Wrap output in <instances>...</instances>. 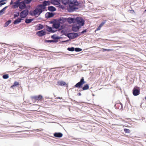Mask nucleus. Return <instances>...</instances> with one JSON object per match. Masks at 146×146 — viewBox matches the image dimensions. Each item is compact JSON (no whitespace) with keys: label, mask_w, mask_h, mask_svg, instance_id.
Instances as JSON below:
<instances>
[{"label":"nucleus","mask_w":146,"mask_h":146,"mask_svg":"<svg viewBox=\"0 0 146 146\" xmlns=\"http://www.w3.org/2000/svg\"><path fill=\"white\" fill-rule=\"evenodd\" d=\"M77 1H61L62 3L68 7V10L69 12H72L76 9H78V6L80 3ZM51 3L57 6H60L61 1H51Z\"/></svg>","instance_id":"obj_1"},{"label":"nucleus","mask_w":146,"mask_h":146,"mask_svg":"<svg viewBox=\"0 0 146 146\" xmlns=\"http://www.w3.org/2000/svg\"><path fill=\"white\" fill-rule=\"evenodd\" d=\"M37 29L38 30L42 29L44 28L43 25L41 24H39L38 25H37Z\"/></svg>","instance_id":"obj_25"},{"label":"nucleus","mask_w":146,"mask_h":146,"mask_svg":"<svg viewBox=\"0 0 146 146\" xmlns=\"http://www.w3.org/2000/svg\"><path fill=\"white\" fill-rule=\"evenodd\" d=\"M78 95L79 96H80L81 95V94L80 93H79L78 94Z\"/></svg>","instance_id":"obj_42"},{"label":"nucleus","mask_w":146,"mask_h":146,"mask_svg":"<svg viewBox=\"0 0 146 146\" xmlns=\"http://www.w3.org/2000/svg\"><path fill=\"white\" fill-rule=\"evenodd\" d=\"M33 19H27L25 21V22L27 23H31L33 20Z\"/></svg>","instance_id":"obj_24"},{"label":"nucleus","mask_w":146,"mask_h":146,"mask_svg":"<svg viewBox=\"0 0 146 146\" xmlns=\"http://www.w3.org/2000/svg\"><path fill=\"white\" fill-rule=\"evenodd\" d=\"M50 2L49 1H45L42 4L38 5V7L42 8L44 11L45 8V6L50 5Z\"/></svg>","instance_id":"obj_5"},{"label":"nucleus","mask_w":146,"mask_h":146,"mask_svg":"<svg viewBox=\"0 0 146 146\" xmlns=\"http://www.w3.org/2000/svg\"><path fill=\"white\" fill-rule=\"evenodd\" d=\"M78 34L76 33H71L68 34V37L70 38L73 39L78 36Z\"/></svg>","instance_id":"obj_10"},{"label":"nucleus","mask_w":146,"mask_h":146,"mask_svg":"<svg viewBox=\"0 0 146 146\" xmlns=\"http://www.w3.org/2000/svg\"><path fill=\"white\" fill-rule=\"evenodd\" d=\"M62 135L63 134L60 133H55L54 134V136L56 137H61Z\"/></svg>","instance_id":"obj_17"},{"label":"nucleus","mask_w":146,"mask_h":146,"mask_svg":"<svg viewBox=\"0 0 146 146\" xmlns=\"http://www.w3.org/2000/svg\"><path fill=\"white\" fill-rule=\"evenodd\" d=\"M46 41L47 42H54L55 41L54 40H47Z\"/></svg>","instance_id":"obj_37"},{"label":"nucleus","mask_w":146,"mask_h":146,"mask_svg":"<svg viewBox=\"0 0 146 146\" xmlns=\"http://www.w3.org/2000/svg\"><path fill=\"white\" fill-rule=\"evenodd\" d=\"M76 22L80 25L83 26L84 24V20L81 17H77L76 19Z\"/></svg>","instance_id":"obj_4"},{"label":"nucleus","mask_w":146,"mask_h":146,"mask_svg":"<svg viewBox=\"0 0 146 146\" xmlns=\"http://www.w3.org/2000/svg\"><path fill=\"white\" fill-rule=\"evenodd\" d=\"M51 38H52L54 39H56L58 38L56 37L54 35H52L51 36Z\"/></svg>","instance_id":"obj_39"},{"label":"nucleus","mask_w":146,"mask_h":146,"mask_svg":"<svg viewBox=\"0 0 146 146\" xmlns=\"http://www.w3.org/2000/svg\"><path fill=\"white\" fill-rule=\"evenodd\" d=\"M36 34L38 36H42L46 34V32L42 30L39 31Z\"/></svg>","instance_id":"obj_12"},{"label":"nucleus","mask_w":146,"mask_h":146,"mask_svg":"<svg viewBox=\"0 0 146 146\" xmlns=\"http://www.w3.org/2000/svg\"><path fill=\"white\" fill-rule=\"evenodd\" d=\"M82 50L81 48H75V51L76 52L80 51Z\"/></svg>","instance_id":"obj_34"},{"label":"nucleus","mask_w":146,"mask_h":146,"mask_svg":"<svg viewBox=\"0 0 146 146\" xmlns=\"http://www.w3.org/2000/svg\"><path fill=\"white\" fill-rule=\"evenodd\" d=\"M11 20H9L7 21L6 23H5L4 26L5 27H7V26L11 22Z\"/></svg>","instance_id":"obj_27"},{"label":"nucleus","mask_w":146,"mask_h":146,"mask_svg":"<svg viewBox=\"0 0 146 146\" xmlns=\"http://www.w3.org/2000/svg\"><path fill=\"white\" fill-rule=\"evenodd\" d=\"M114 106L116 108L119 110H121L123 108L122 104L121 103H116Z\"/></svg>","instance_id":"obj_11"},{"label":"nucleus","mask_w":146,"mask_h":146,"mask_svg":"<svg viewBox=\"0 0 146 146\" xmlns=\"http://www.w3.org/2000/svg\"><path fill=\"white\" fill-rule=\"evenodd\" d=\"M3 78L4 79H7L9 78V76L8 74H5L3 76Z\"/></svg>","instance_id":"obj_31"},{"label":"nucleus","mask_w":146,"mask_h":146,"mask_svg":"<svg viewBox=\"0 0 146 146\" xmlns=\"http://www.w3.org/2000/svg\"><path fill=\"white\" fill-rule=\"evenodd\" d=\"M43 98L42 96L40 95L38 96H34L31 97L33 101H40Z\"/></svg>","instance_id":"obj_8"},{"label":"nucleus","mask_w":146,"mask_h":146,"mask_svg":"<svg viewBox=\"0 0 146 146\" xmlns=\"http://www.w3.org/2000/svg\"><path fill=\"white\" fill-rule=\"evenodd\" d=\"M44 10L40 7H38V5L37 6L36 8L33 11H31L29 13L30 15L33 16L35 15L38 17Z\"/></svg>","instance_id":"obj_2"},{"label":"nucleus","mask_w":146,"mask_h":146,"mask_svg":"<svg viewBox=\"0 0 146 146\" xmlns=\"http://www.w3.org/2000/svg\"><path fill=\"white\" fill-rule=\"evenodd\" d=\"M19 15V13L18 12L15 13L14 14V18L15 19L16 17H18Z\"/></svg>","instance_id":"obj_29"},{"label":"nucleus","mask_w":146,"mask_h":146,"mask_svg":"<svg viewBox=\"0 0 146 146\" xmlns=\"http://www.w3.org/2000/svg\"><path fill=\"white\" fill-rule=\"evenodd\" d=\"M89 86L88 84H86L84 85V86L82 87V89L83 90H87L89 88Z\"/></svg>","instance_id":"obj_21"},{"label":"nucleus","mask_w":146,"mask_h":146,"mask_svg":"<svg viewBox=\"0 0 146 146\" xmlns=\"http://www.w3.org/2000/svg\"><path fill=\"white\" fill-rule=\"evenodd\" d=\"M86 83V82L84 81V77H82L80 80V81L77 83L75 86L74 87L78 88H81L83 84Z\"/></svg>","instance_id":"obj_3"},{"label":"nucleus","mask_w":146,"mask_h":146,"mask_svg":"<svg viewBox=\"0 0 146 146\" xmlns=\"http://www.w3.org/2000/svg\"><path fill=\"white\" fill-rule=\"evenodd\" d=\"M101 27L100 26L96 29L95 31L100 30L101 29Z\"/></svg>","instance_id":"obj_38"},{"label":"nucleus","mask_w":146,"mask_h":146,"mask_svg":"<svg viewBox=\"0 0 146 146\" xmlns=\"http://www.w3.org/2000/svg\"><path fill=\"white\" fill-rule=\"evenodd\" d=\"M26 5L24 2H21L20 3L19 2V7L20 9H23L25 7Z\"/></svg>","instance_id":"obj_13"},{"label":"nucleus","mask_w":146,"mask_h":146,"mask_svg":"<svg viewBox=\"0 0 146 146\" xmlns=\"http://www.w3.org/2000/svg\"><path fill=\"white\" fill-rule=\"evenodd\" d=\"M19 85V83L15 81L14 82L13 84L11 86V88H13V87Z\"/></svg>","instance_id":"obj_23"},{"label":"nucleus","mask_w":146,"mask_h":146,"mask_svg":"<svg viewBox=\"0 0 146 146\" xmlns=\"http://www.w3.org/2000/svg\"><path fill=\"white\" fill-rule=\"evenodd\" d=\"M29 13V11L26 9L22 11L20 13V16L21 18H25L28 15Z\"/></svg>","instance_id":"obj_7"},{"label":"nucleus","mask_w":146,"mask_h":146,"mask_svg":"<svg viewBox=\"0 0 146 146\" xmlns=\"http://www.w3.org/2000/svg\"><path fill=\"white\" fill-rule=\"evenodd\" d=\"M60 26V24L58 23H53L52 27L54 28L58 29Z\"/></svg>","instance_id":"obj_20"},{"label":"nucleus","mask_w":146,"mask_h":146,"mask_svg":"<svg viewBox=\"0 0 146 146\" xmlns=\"http://www.w3.org/2000/svg\"><path fill=\"white\" fill-rule=\"evenodd\" d=\"M145 99L146 100V96L145 97Z\"/></svg>","instance_id":"obj_44"},{"label":"nucleus","mask_w":146,"mask_h":146,"mask_svg":"<svg viewBox=\"0 0 146 146\" xmlns=\"http://www.w3.org/2000/svg\"><path fill=\"white\" fill-rule=\"evenodd\" d=\"M124 131L125 133H129L130 132V130L127 129H124Z\"/></svg>","instance_id":"obj_30"},{"label":"nucleus","mask_w":146,"mask_h":146,"mask_svg":"<svg viewBox=\"0 0 146 146\" xmlns=\"http://www.w3.org/2000/svg\"><path fill=\"white\" fill-rule=\"evenodd\" d=\"M22 20V19L21 18H19L14 21L13 23L15 25L18 24L21 22Z\"/></svg>","instance_id":"obj_15"},{"label":"nucleus","mask_w":146,"mask_h":146,"mask_svg":"<svg viewBox=\"0 0 146 146\" xmlns=\"http://www.w3.org/2000/svg\"><path fill=\"white\" fill-rule=\"evenodd\" d=\"M66 84V83L64 82L61 81H58L57 82V85L60 86H64Z\"/></svg>","instance_id":"obj_18"},{"label":"nucleus","mask_w":146,"mask_h":146,"mask_svg":"<svg viewBox=\"0 0 146 146\" xmlns=\"http://www.w3.org/2000/svg\"><path fill=\"white\" fill-rule=\"evenodd\" d=\"M20 1H17L16 2L14 3H13V1H11L10 4H13L12 7L14 9H16L19 6V2Z\"/></svg>","instance_id":"obj_9"},{"label":"nucleus","mask_w":146,"mask_h":146,"mask_svg":"<svg viewBox=\"0 0 146 146\" xmlns=\"http://www.w3.org/2000/svg\"><path fill=\"white\" fill-rule=\"evenodd\" d=\"M7 6H6L0 11V15L3 13L5 11L6 9L7 8Z\"/></svg>","instance_id":"obj_26"},{"label":"nucleus","mask_w":146,"mask_h":146,"mask_svg":"<svg viewBox=\"0 0 146 146\" xmlns=\"http://www.w3.org/2000/svg\"><path fill=\"white\" fill-rule=\"evenodd\" d=\"M0 1V7H1L2 5L5 4L6 3L5 2H2L3 1Z\"/></svg>","instance_id":"obj_36"},{"label":"nucleus","mask_w":146,"mask_h":146,"mask_svg":"<svg viewBox=\"0 0 146 146\" xmlns=\"http://www.w3.org/2000/svg\"><path fill=\"white\" fill-rule=\"evenodd\" d=\"M106 20L104 21V22H102V23L100 24L99 25L100 27H101L105 24L106 23Z\"/></svg>","instance_id":"obj_35"},{"label":"nucleus","mask_w":146,"mask_h":146,"mask_svg":"<svg viewBox=\"0 0 146 146\" xmlns=\"http://www.w3.org/2000/svg\"><path fill=\"white\" fill-rule=\"evenodd\" d=\"M67 50L69 51H73L74 50V48L73 47L68 48Z\"/></svg>","instance_id":"obj_32"},{"label":"nucleus","mask_w":146,"mask_h":146,"mask_svg":"<svg viewBox=\"0 0 146 146\" xmlns=\"http://www.w3.org/2000/svg\"><path fill=\"white\" fill-rule=\"evenodd\" d=\"M140 90L139 87H135L133 90V94L134 96H136L140 94Z\"/></svg>","instance_id":"obj_6"},{"label":"nucleus","mask_w":146,"mask_h":146,"mask_svg":"<svg viewBox=\"0 0 146 146\" xmlns=\"http://www.w3.org/2000/svg\"><path fill=\"white\" fill-rule=\"evenodd\" d=\"M48 10L50 11H54L56 10V9L54 7L51 6L48 7Z\"/></svg>","instance_id":"obj_22"},{"label":"nucleus","mask_w":146,"mask_h":146,"mask_svg":"<svg viewBox=\"0 0 146 146\" xmlns=\"http://www.w3.org/2000/svg\"><path fill=\"white\" fill-rule=\"evenodd\" d=\"M103 50V51L104 52L105 51H113V49H106L105 48H102Z\"/></svg>","instance_id":"obj_33"},{"label":"nucleus","mask_w":146,"mask_h":146,"mask_svg":"<svg viewBox=\"0 0 146 146\" xmlns=\"http://www.w3.org/2000/svg\"><path fill=\"white\" fill-rule=\"evenodd\" d=\"M79 28V26L74 25L73 26L72 28V30L74 31L77 32L78 31Z\"/></svg>","instance_id":"obj_14"},{"label":"nucleus","mask_w":146,"mask_h":146,"mask_svg":"<svg viewBox=\"0 0 146 146\" xmlns=\"http://www.w3.org/2000/svg\"><path fill=\"white\" fill-rule=\"evenodd\" d=\"M68 22L70 23H74L76 22V19L69 18L68 19Z\"/></svg>","instance_id":"obj_19"},{"label":"nucleus","mask_w":146,"mask_h":146,"mask_svg":"<svg viewBox=\"0 0 146 146\" xmlns=\"http://www.w3.org/2000/svg\"><path fill=\"white\" fill-rule=\"evenodd\" d=\"M25 1V2L26 3L28 4L30 3L31 2V1Z\"/></svg>","instance_id":"obj_40"},{"label":"nucleus","mask_w":146,"mask_h":146,"mask_svg":"<svg viewBox=\"0 0 146 146\" xmlns=\"http://www.w3.org/2000/svg\"><path fill=\"white\" fill-rule=\"evenodd\" d=\"M54 16V14L52 13H48L47 17L48 18H50L53 17Z\"/></svg>","instance_id":"obj_28"},{"label":"nucleus","mask_w":146,"mask_h":146,"mask_svg":"<svg viewBox=\"0 0 146 146\" xmlns=\"http://www.w3.org/2000/svg\"><path fill=\"white\" fill-rule=\"evenodd\" d=\"M46 30L48 31L50 33H54L56 31L53 30L52 27L48 26H47L46 27Z\"/></svg>","instance_id":"obj_16"},{"label":"nucleus","mask_w":146,"mask_h":146,"mask_svg":"<svg viewBox=\"0 0 146 146\" xmlns=\"http://www.w3.org/2000/svg\"><path fill=\"white\" fill-rule=\"evenodd\" d=\"M144 12H146V9L144 11Z\"/></svg>","instance_id":"obj_43"},{"label":"nucleus","mask_w":146,"mask_h":146,"mask_svg":"<svg viewBox=\"0 0 146 146\" xmlns=\"http://www.w3.org/2000/svg\"><path fill=\"white\" fill-rule=\"evenodd\" d=\"M86 32V29L84 30V31H82V32H81V33H83Z\"/></svg>","instance_id":"obj_41"}]
</instances>
